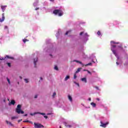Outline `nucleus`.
Instances as JSON below:
<instances>
[{"instance_id":"f257e3e1","label":"nucleus","mask_w":128,"mask_h":128,"mask_svg":"<svg viewBox=\"0 0 128 128\" xmlns=\"http://www.w3.org/2000/svg\"><path fill=\"white\" fill-rule=\"evenodd\" d=\"M16 112L18 114H24V112L22 110V106L20 104H18L17 106Z\"/></svg>"},{"instance_id":"f03ea898","label":"nucleus","mask_w":128,"mask_h":128,"mask_svg":"<svg viewBox=\"0 0 128 128\" xmlns=\"http://www.w3.org/2000/svg\"><path fill=\"white\" fill-rule=\"evenodd\" d=\"M53 14L56 15L58 14L59 16H62L64 14V12L60 10H55L53 11Z\"/></svg>"},{"instance_id":"7ed1b4c3","label":"nucleus","mask_w":128,"mask_h":128,"mask_svg":"<svg viewBox=\"0 0 128 128\" xmlns=\"http://www.w3.org/2000/svg\"><path fill=\"white\" fill-rule=\"evenodd\" d=\"M34 126L35 128H44L42 124L40 123H36L34 122Z\"/></svg>"},{"instance_id":"20e7f679","label":"nucleus","mask_w":128,"mask_h":128,"mask_svg":"<svg viewBox=\"0 0 128 128\" xmlns=\"http://www.w3.org/2000/svg\"><path fill=\"white\" fill-rule=\"evenodd\" d=\"M35 114H41L42 116H46V114L40 112H35L34 114L30 113V116H34Z\"/></svg>"},{"instance_id":"39448f33","label":"nucleus","mask_w":128,"mask_h":128,"mask_svg":"<svg viewBox=\"0 0 128 128\" xmlns=\"http://www.w3.org/2000/svg\"><path fill=\"white\" fill-rule=\"evenodd\" d=\"M101 124L100 125V126H102V128H106V126L108 124V122H106V124H104L102 122H100Z\"/></svg>"},{"instance_id":"423d86ee","label":"nucleus","mask_w":128,"mask_h":128,"mask_svg":"<svg viewBox=\"0 0 128 128\" xmlns=\"http://www.w3.org/2000/svg\"><path fill=\"white\" fill-rule=\"evenodd\" d=\"M5 17H4V13H3L2 14V18H0V22H2L5 20Z\"/></svg>"},{"instance_id":"0eeeda50","label":"nucleus","mask_w":128,"mask_h":128,"mask_svg":"<svg viewBox=\"0 0 128 128\" xmlns=\"http://www.w3.org/2000/svg\"><path fill=\"white\" fill-rule=\"evenodd\" d=\"M7 6H1V8L2 10V12H4V11L6 10V8H7Z\"/></svg>"},{"instance_id":"6e6552de","label":"nucleus","mask_w":128,"mask_h":128,"mask_svg":"<svg viewBox=\"0 0 128 128\" xmlns=\"http://www.w3.org/2000/svg\"><path fill=\"white\" fill-rule=\"evenodd\" d=\"M38 58H34V68H36V62H38Z\"/></svg>"},{"instance_id":"1a4fd4ad","label":"nucleus","mask_w":128,"mask_h":128,"mask_svg":"<svg viewBox=\"0 0 128 128\" xmlns=\"http://www.w3.org/2000/svg\"><path fill=\"white\" fill-rule=\"evenodd\" d=\"M15 104H16V101H14V100H12L10 102L8 103V106H10L11 104L14 106Z\"/></svg>"},{"instance_id":"9d476101","label":"nucleus","mask_w":128,"mask_h":128,"mask_svg":"<svg viewBox=\"0 0 128 128\" xmlns=\"http://www.w3.org/2000/svg\"><path fill=\"white\" fill-rule=\"evenodd\" d=\"M74 62H78V64H82V66H84V64L82 62L80 61H78V60H74Z\"/></svg>"},{"instance_id":"9b49d317","label":"nucleus","mask_w":128,"mask_h":128,"mask_svg":"<svg viewBox=\"0 0 128 128\" xmlns=\"http://www.w3.org/2000/svg\"><path fill=\"white\" fill-rule=\"evenodd\" d=\"M68 99L69 100L70 102H72V96H70V95H68Z\"/></svg>"},{"instance_id":"f8f14e48","label":"nucleus","mask_w":128,"mask_h":128,"mask_svg":"<svg viewBox=\"0 0 128 128\" xmlns=\"http://www.w3.org/2000/svg\"><path fill=\"white\" fill-rule=\"evenodd\" d=\"M5 58H10V60H14V57L10 56L8 55H6L5 56Z\"/></svg>"},{"instance_id":"ddd939ff","label":"nucleus","mask_w":128,"mask_h":128,"mask_svg":"<svg viewBox=\"0 0 128 128\" xmlns=\"http://www.w3.org/2000/svg\"><path fill=\"white\" fill-rule=\"evenodd\" d=\"M114 54V56H118V54H116V50H114L112 49L111 50Z\"/></svg>"},{"instance_id":"4468645a","label":"nucleus","mask_w":128,"mask_h":128,"mask_svg":"<svg viewBox=\"0 0 128 128\" xmlns=\"http://www.w3.org/2000/svg\"><path fill=\"white\" fill-rule=\"evenodd\" d=\"M82 68H78L77 70L75 72L76 74H78L80 72V70H82Z\"/></svg>"},{"instance_id":"2eb2a0df","label":"nucleus","mask_w":128,"mask_h":128,"mask_svg":"<svg viewBox=\"0 0 128 128\" xmlns=\"http://www.w3.org/2000/svg\"><path fill=\"white\" fill-rule=\"evenodd\" d=\"M81 80L82 82H86V83L88 82V81L86 80V78H81Z\"/></svg>"},{"instance_id":"dca6fc26","label":"nucleus","mask_w":128,"mask_h":128,"mask_svg":"<svg viewBox=\"0 0 128 128\" xmlns=\"http://www.w3.org/2000/svg\"><path fill=\"white\" fill-rule=\"evenodd\" d=\"M90 104L91 106H93V108H96V103L93 102H91Z\"/></svg>"},{"instance_id":"f3484780","label":"nucleus","mask_w":128,"mask_h":128,"mask_svg":"<svg viewBox=\"0 0 128 128\" xmlns=\"http://www.w3.org/2000/svg\"><path fill=\"white\" fill-rule=\"evenodd\" d=\"M110 44H118V42H116L114 41H111Z\"/></svg>"},{"instance_id":"a211bd4d","label":"nucleus","mask_w":128,"mask_h":128,"mask_svg":"<svg viewBox=\"0 0 128 128\" xmlns=\"http://www.w3.org/2000/svg\"><path fill=\"white\" fill-rule=\"evenodd\" d=\"M70 76H67L66 77V78H65V79H64V80L66 82L67 80H68L69 78H70Z\"/></svg>"},{"instance_id":"6ab92c4d","label":"nucleus","mask_w":128,"mask_h":128,"mask_svg":"<svg viewBox=\"0 0 128 128\" xmlns=\"http://www.w3.org/2000/svg\"><path fill=\"white\" fill-rule=\"evenodd\" d=\"M92 62L88 63V64H85V66H92Z\"/></svg>"},{"instance_id":"aec40b11","label":"nucleus","mask_w":128,"mask_h":128,"mask_svg":"<svg viewBox=\"0 0 128 128\" xmlns=\"http://www.w3.org/2000/svg\"><path fill=\"white\" fill-rule=\"evenodd\" d=\"M6 122L8 124H10V126H12V124L10 122H9L8 121V120H6Z\"/></svg>"},{"instance_id":"412c9836","label":"nucleus","mask_w":128,"mask_h":128,"mask_svg":"<svg viewBox=\"0 0 128 128\" xmlns=\"http://www.w3.org/2000/svg\"><path fill=\"white\" fill-rule=\"evenodd\" d=\"M16 118H18L17 116H12L11 118V120H16Z\"/></svg>"},{"instance_id":"4be33fe9","label":"nucleus","mask_w":128,"mask_h":128,"mask_svg":"<svg viewBox=\"0 0 128 128\" xmlns=\"http://www.w3.org/2000/svg\"><path fill=\"white\" fill-rule=\"evenodd\" d=\"M26 42H28V40L25 39V40H23V42H24V44H26Z\"/></svg>"},{"instance_id":"5701e85b","label":"nucleus","mask_w":128,"mask_h":128,"mask_svg":"<svg viewBox=\"0 0 128 128\" xmlns=\"http://www.w3.org/2000/svg\"><path fill=\"white\" fill-rule=\"evenodd\" d=\"M6 60V57H4V58L1 57L0 58V60Z\"/></svg>"},{"instance_id":"b1692460","label":"nucleus","mask_w":128,"mask_h":128,"mask_svg":"<svg viewBox=\"0 0 128 128\" xmlns=\"http://www.w3.org/2000/svg\"><path fill=\"white\" fill-rule=\"evenodd\" d=\"M24 80L25 81V82L26 84H28V79L25 78V79H24Z\"/></svg>"},{"instance_id":"393cba45","label":"nucleus","mask_w":128,"mask_h":128,"mask_svg":"<svg viewBox=\"0 0 128 128\" xmlns=\"http://www.w3.org/2000/svg\"><path fill=\"white\" fill-rule=\"evenodd\" d=\"M54 68L56 70H58V66H55Z\"/></svg>"},{"instance_id":"a878e982","label":"nucleus","mask_w":128,"mask_h":128,"mask_svg":"<svg viewBox=\"0 0 128 128\" xmlns=\"http://www.w3.org/2000/svg\"><path fill=\"white\" fill-rule=\"evenodd\" d=\"M76 78H77L76 74L75 73V74H74V80H76Z\"/></svg>"},{"instance_id":"bb28decb","label":"nucleus","mask_w":128,"mask_h":128,"mask_svg":"<svg viewBox=\"0 0 128 128\" xmlns=\"http://www.w3.org/2000/svg\"><path fill=\"white\" fill-rule=\"evenodd\" d=\"M6 80H8V83L9 84H10V79H8V78H6Z\"/></svg>"},{"instance_id":"cd10ccee","label":"nucleus","mask_w":128,"mask_h":128,"mask_svg":"<svg viewBox=\"0 0 128 128\" xmlns=\"http://www.w3.org/2000/svg\"><path fill=\"white\" fill-rule=\"evenodd\" d=\"M56 96V92H54L53 94H52V98H54V96Z\"/></svg>"},{"instance_id":"c85d7f7f","label":"nucleus","mask_w":128,"mask_h":128,"mask_svg":"<svg viewBox=\"0 0 128 128\" xmlns=\"http://www.w3.org/2000/svg\"><path fill=\"white\" fill-rule=\"evenodd\" d=\"M97 34H98V36H100L101 34L100 31H98L97 32Z\"/></svg>"},{"instance_id":"c756f323","label":"nucleus","mask_w":128,"mask_h":128,"mask_svg":"<svg viewBox=\"0 0 128 128\" xmlns=\"http://www.w3.org/2000/svg\"><path fill=\"white\" fill-rule=\"evenodd\" d=\"M7 65L8 66H9V68H10V66H12V65L10 64V63H7Z\"/></svg>"},{"instance_id":"7c9ffc66","label":"nucleus","mask_w":128,"mask_h":128,"mask_svg":"<svg viewBox=\"0 0 128 128\" xmlns=\"http://www.w3.org/2000/svg\"><path fill=\"white\" fill-rule=\"evenodd\" d=\"M69 32H70V31L66 32L65 34L66 36V35L68 34Z\"/></svg>"},{"instance_id":"2f4dec72","label":"nucleus","mask_w":128,"mask_h":128,"mask_svg":"<svg viewBox=\"0 0 128 128\" xmlns=\"http://www.w3.org/2000/svg\"><path fill=\"white\" fill-rule=\"evenodd\" d=\"M23 122H30V120H24Z\"/></svg>"},{"instance_id":"473e14b6","label":"nucleus","mask_w":128,"mask_h":128,"mask_svg":"<svg viewBox=\"0 0 128 128\" xmlns=\"http://www.w3.org/2000/svg\"><path fill=\"white\" fill-rule=\"evenodd\" d=\"M111 46H112V48H116V45H112V44H111Z\"/></svg>"},{"instance_id":"72a5a7b5","label":"nucleus","mask_w":128,"mask_h":128,"mask_svg":"<svg viewBox=\"0 0 128 128\" xmlns=\"http://www.w3.org/2000/svg\"><path fill=\"white\" fill-rule=\"evenodd\" d=\"M86 72H88V74H92V72H90V70H86Z\"/></svg>"},{"instance_id":"f704fd0d","label":"nucleus","mask_w":128,"mask_h":128,"mask_svg":"<svg viewBox=\"0 0 128 128\" xmlns=\"http://www.w3.org/2000/svg\"><path fill=\"white\" fill-rule=\"evenodd\" d=\"M118 47L120 48H121V50H122V46H118Z\"/></svg>"},{"instance_id":"c9c22d12","label":"nucleus","mask_w":128,"mask_h":128,"mask_svg":"<svg viewBox=\"0 0 128 128\" xmlns=\"http://www.w3.org/2000/svg\"><path fill=\"white\" fill-rule=\"evenodd\" d=\"M80 36H82V34H84V32H80Z\"/></svg>"},{"instance_id":"e433bc0d","label":"nucleus","mask_w":128,"mask_h":128,"mask_svg":"<svg viewBox=\"0 0 128 128\" xmlns=\"http://www.w3.org/2000/svg\"><path fill=\"white\" fill-rule=\"evenodd\" d=\"M34 98H38V95H35Z\"/></svg>"},{"instance_id":"4c0bfd02","label":"nucleus","mask_w":128,"mask_h":128,"mask_svg":"<svg viewBox=\"0 0 128 128\" xmlns=\"http://www.w3.org/2000/svg\"><path fill=\"white\" fill-rule=\"evenodd\" d=\"M22 120H18V122H22Z\"/></svg>"},{"instance_id":"58836bf2","label":"nucleus","mask_w":128,"mask_h":128,"mask_svg":"<svg viewBox=\"0 0 128 128\" xmlns=\"http://www.w3.org/2000/svg\"><path fill=\"white\" fill-rule=\"evenodd\" d=\"M116 65H117V66H118V65L120 64H119L118 62H116Z\"/></svg>"},{"instance_id":"ea45409f","label":"nucleus","mask_w":128,"mask_h":128,"mask_svg":"<svg viewBox=\"0 0 128 128\" xmlns=\"http://www.w3.org/2000/svg\"><path fill=\"white\" fill-rule=\"evenodd\" d=\"M44 118H48V116H44Z\"/></svg>"},{"instance_id":"a19ab883","label":"nucleus","mask_w":128,"mask_h":128,"mask_svg":"<svg viewBox=\"0 0 128 128\" xmlns=\"http://www.w3.org/2000/svg\"><path fill=\"white\" fill-rule=\"evenodd\" d=\"M76 84H77V86H80V84L78 83H76Z\"/></svg>"},{"instance_id":"79ce46f5","label":"nucleus","mask_w":128,"mask_h":128,"mask_svg":"<svg viewBox=\"0 0 128 128\" xmlns=\"http://www.w3.org/2000/svg\"><path fill=\"white\" fill-rule=\"evenodd\" d=\"M96 100H98V101L100 100V98H96Z\"/></svg>"},{"instance_id":"37998d69","label":"nucleus","mask_w":128,"mask_h":128,"mask_svg":"<svg viewBox=\"0 0 128 128\" xmlns=\"http://www.w3.org/2000/svg\"><path fill=\"white\" fill-rule=\"evenodd\" d=\"M35 10H40V8H36Z\"/></svg>"},{"instance_id":"c03bdc74","label":"nucleus","mask_w":128,"mask_h":128,"mask_svg":"<svg viewBox=\"0 0 128 128\" xmlns=\"http://www.w3.org/2000/svg\"><path fill=\"white\" fill-rule=\"evenodd\" d=\"M88 100H90V101L92 100V98H88Z\"/></svg>"},{"instance_id":"a18cd8bd","label":"nucleus","mask_w":128,"mask_h":128,"mask_svg":"<svg viewBox=\"0 0 128 128\" xmlns=\"http://www.w3.org/2000/svg\"><path fill=\"white\" fill-rule=\"evenodd\" d=\"M24 116H28V114H26L24 115Z\"/></svg>"},{"instance_id":"49530a36","label":"nucleus","mask_w":128,"mask_h":128,"mask_svg":"<svg viewBox=\"0 0 128 128\" xmlns=\"http://www.w3.org/2000/svg\"><path fill=\"white\" fill-rule=\"evenodd\" d=\"M30 122V124H32V121H30V122Z\"/></svg>"},{"instance_id":"de8ad7c7","label":"nucleus","mask_w":128,"mask_h":128,"mask_svg":"<svg viewBox=\"0 0 128 128\" xmlns=\"http://www.w3.org/2000/svg\"><path fill=\"white\" fill-rule=\"evenodd\" d=\"M50 2H54V0H50Z\"/></svg>"},{"instance_id":"09e8293b","label":"nucleus","mask_w":128,"mask_h":128,"mask_svg":"<svg viewBox=\"0 0 128 128\" xmlns=\"http://www.w3.org/2000/svg\"><path fill=\"white\" fill-rule=\"evenodd\" d=\"M5 28H8V26H5Z\"/></svg>"},{"instance_id":"8fccbe9b","label":"nucleus","mask_w":128,"mask_h":128,"mask_svg":"<svg viewBox=\"0 0 128 128\" xmlns=\"http://www.w3.org/2000/svg\"><path fill=\"white\" fill-rule=\"evenodd\" d=\"M120 58V57L117 56V59L118 60Z\"/></svg>"},{"instance_id":"3c124183","label":"nucleus","mask_w":128,"mask_h":128,"mask_svg":"<svg viewBox=\"0 0 128 128\" xmlns=\"http://www.w3.org/2000/svg\"><path fill=\"white\" fill-rule=\"evenodd\" d=\"M86 70H84V72H86Z\"/></svg>"},{"instance_id":"603ef678","label":"nucleus","mask_w":128,"mask_h":128,"mask_svg":"<svg viewBox=\"0 0 128 128\" xmlns=\"http://www.w3.org/2000/svg\"><path fill=\"white\" fill-rule=\"evenodd\" d=\"M69 126V128H70V126H72L69 125V126Z\"/></svg>"},{"instance_id":"864d4df0","label":"nucleus","mask_w":128,"mask_h":128,"mask_svg":"<svg viewBox=\"0 0 128 128\" xmlns=\"http://www.w3.org/2000/svg\"><path fill=\"white\" fill-rule=\"evenodd\" d=\"M40 80H42V78H40Z\"/></svg>"},{"instance_id":"5fc2aeb1","label":"nucleus","mask_w":128,"mask_h":128,"mask_svg":"<svg viewBox=\"0 0 128 128\" xmlns=\"http://www.w3.org/2000/svg\"><path fill=\"white\" fill-rule=\"evenodd\" d=\"M85 34H86V36H88V34H86V33Z\"/></svg>"},{"instance_id":"6e6d98bb","label":"nucleus","mask_w":128,"mask_h":128,"mask_svg":"<svg viewBox=\"0 0 128 128\" xmlns=\"http://www.w3.org/2000/svg\"><path fill=\"white\" fill-rule=\"evenodd\" d=\"M96 88H97L98 90V87H96Z\"/></svg>"},{"instance_id":"4d7b16f0","label":"nucleus","mask_w":128,"mask_h":128,"mask_svg":"<svg viewBox=\"0 0 128 128\" xmlns=\"http://www.w3.org/2000/svg\"><path fill=\"white\" fill-rule=\"evenodd\" d=\"M8 100H10V99H8Z\"/></svg>"},{"instance_id":"13d9d810","label":"nucleus","mask_w":128,"mask_h":128,"mask_svg":"<svg viewBox=\"0 0 128 128\" xmlns=\"http://www.w3.org/2000/svg\"><path fill=\"white\" fill-rule=\"evenodd\" d=\"M20 84V82H18V84Z\"/></svg>"},{"instance_id":"bf43d9fd","label":"nucleus","mask_w":128,"mask_h":128,"mask_svg":"<svg viewBox=\"0 0 128 128\" xmlns=\"http://www.w3.org/2000/svg\"><path fill=\"white\" fill-rule=\"evenodd\" d=\"M124 48H126V46H125Z\"/></svg>"}]
</instances>
